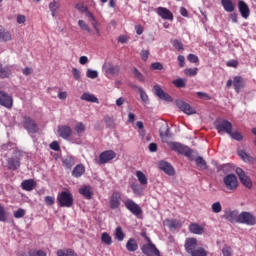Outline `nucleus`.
Wrapping results in <instances>:
<instances>
[{"label":"nucleus","instance_id":"20","mask_svg":"<svg viewBox=\"0 0 256 256\" xmlns=\"http://www.w3.org/2000/svg\"><path fill=\"white\" fill-rule=\"evenodd\" d=\"M49 9L52 17H57V13H59V9H61V0H52L49 3Z\"/></svg>","mask_w":256,"mask_h":256},{"label":"nucleus","instance_id":"16","mask_svg":"<svg viewBox=\"0 0 256 256\" xmlns=\"http://www.w3.org/2000/svg\"><path fill=\"white\" fill-rule=\"evenodd\" d=\"M158 167L161 171H164V173H166V175H169L170 177H172V175H175V169L167 161H160Z\"/></svg>","mask_w":256,"mask_h":256},{"label":"nucleus","instance_id":"32","mask_svg":"<svg viewBox=\"0 0 256 256\" xmlns=\"http://www.w3.org/2000/svg\"><path fill=\"white\" fill-rule=\"evenodd\" d=\"M82 101H87L88 103H99V99L95 97L94 94L89 92L83 93L80 97Z\"/></svg>","mask_w":256,"mask_h":256},{"label":"nucleus","instance_id":"14","mask_svg":"<svg viewBox=\"0 0 256 256\" xmlns=\"http://www.w3.org/2000/svg\"><path fill=\"white\" fill-rule=\"evenodd\" d=\"M238 10L243 19H249V15H251V10L249 9V5H247L245 1H238Z\"/></svg>","mask_w":256,"mask_h":256},{"label":"nucleus","instance_id":"63","mask_svg":"<svg viewBox=\"0 0 256 256\" xmlns=\"http://www.w3.org/2000/svg\"><path fill=\"white\" fill-rule=\"evenodd\" d=\"M45 203L48 206L55 205V197L52 196H46L45 197Z\"/></svg>","mask_w":256,"mask_h":256},{"label":"nucleus","instance_id":"62","mask_svg":"<svg viewBox=\"0 0 256 256\" xmlns=\"http://www.w3.org/2000/svg\"><path fill=\"white\" fill-rule=\"evenodd\" d=\"M132 191L135 193V195H141L143 193V190L137 184L132 185Z\"/></svg>","mask_w":256,"mask_h":256},{"label":"nucleus","instance_id":"53","mask_svg":"<svg viewBox=\"0 0 256 256\" xmlns=\"http://www.w3.org/2000/svg\"><path fill=\"white\" fill-rule=\"evenodd\" d=\"M173 85H175V87H178V89H183V87H185V80L178 78L176 80L173 81Z\"/></svg>","mask_w":256,"mask_h":256},{"label":"nucleus","instance_id":"47","mask_svg":"<svg viewBox=\"0 0 256 256\" xmlns=\"http://www.w3.org/2000/svg\"><path fill=\"white\" fill-rule=\"evenodd\" d=\"M138 91L140 93V99L143 101V103H149V96L147 95V92L143 90V88L138 87Z\"/></svg>","mask_w":256,"mask_h":256},{"label":"nucleus","instance_id":"31","mask_svg":"<svg viewBox=\"0 0 256 256\" xmlns=\"http://www.w3.org/2000/svg\"><path fill=\"white\" fill-rule=\"evenodd\" d=\"M80 195H83L85 199H92L93 197V188L91 186H83L79 189Z\"/></svg>","mask_w":256,"mask_h":256},{"label":"nucleus","instance_id":"36","mask_svg":"<svg viewBox=\"0 0 256 256\" xmlns=\"http://www.w3.org/2000/svg\"><path fill=\"white\" fill-rule=\"evenodd\" d=\"M238 155L241 159L245 161V163H253L255 161V158L249 156V154H247V152H245L244 150H240L238 152Z\"/></svg>","mask_w":256,"mask_h":256},{"label":"nucleus","instance_id":"33","mask_svg":"<svg viewBox=\"0 0 256 256\" xmlns=\"http://www.w3.org/2000/svg\"><path fill=\"white\" fill-rule=\"evenodd\" d=\"M11 67L12 66L3 67V64H0V79H8V77H11Z\"/></svg>","mask_w":256,"mask_h":256},{"label":"nucleus","instance_id":"11","mask_svg":"<svg viewBox=\"0 0 256 256\" xmlns=\"http://www.w3.org/2000/svg\"><path fill=\"white\" fill-rule=\"evenodd\" d=\"M121 201H122L121 192L114 191L109 199L110 208L119 209V207H121Z\"/></svg>","mask_w":256,"mask_h":256},{"label":"nucleus","instance_id":"5","mask_svg":"<svg viewBox=\"0 0 256 256\" xmlns=\"http://www.w3.org/2000/svg\"><path fill=\"white\" fill-rule=\"evenodd\" d=\"M22 125L24 129L28 131V133H37V131H39V126H37V122H35L33 118L27 115L23 116Z\"/></svg>","mask_w":256,"mask_h":256},{"label":"nucleus","instance_id":"60","mask_svg":"<svg viewBox=\"0 0 256 256\" xmlns=\"http://www.w3.org/2000/svg\"><path fill=\"white\" fill-rule=\"evenodd\" d=\"M187 60L190 62V63H199V57L195 54H189L187 56Z\"/></svg>","mask_w":256,"mask_h":256},{"label":"nucleus","instance_id":"61","mask_svg":"<svg viewBox=\"0 0 256 256\" xmlns=\"http://www.w3.org/2000/svg\"><path fill=\"white\" fill-rule=\"evenodd\" d=\"M72 74H73V77L76 81H79L81 79V71H79V69L73 68L72 69Z\"/></svg>","mask_w":256,"mask_h":256},{"label":"nucleus","instance_id":"35","mask_svg":"<svg viewBox=\"0 0 256 256\" xmlns=\"http://www.w3.org/2000/svg\"><path fill=\"white\" fill-rule=\"evenodd\" d=\"M126 249L127 251L135 252L137 249H139V245L135 239L130 238L126 243Z\"/></svg>","mask_w":256,"mask_h":256},{"label":"nucleus","instance_id":"49","mask_svg":"<svg viewBox=\"0 0 256 256\" xmlns=\"http://www.w3.org/2000/svg\"><path fill=\"white\" fill-rule=\"evenodd\" d=\"M88 79H97L99 77V72L96 70L88 69L86 72Z\"/></svg>","mask_w":256,"mask_h":256},{"label":"nucleus","instance_id":"43","mask_svg":"<svg viewBox=\"0 0 256 256\" xmlns=\"http://www.w3.org/2000/svg\"><path fill=\"white\" fill-rule=\"evenodd\" d=\"M197 73H199L198 68H186L184 70V74L186 75V77H195V75H197Z\"/></svg>","mask_w":256,"mask_h":256},{"label":"nucleus","instance_id":"45","mask_svg":"<svg viewBox=\"0 0 256 256\" xmlns=\"http://www.w3.org/2000/svg\"><path fill=\"white\" fill-rule=\"evenodd\" d=\"M29 256H47V253L43 250L30 249L28 251Z\"/></svg>","mask_w":256,"mask_h":256},{"label":"nucleus","instance_id":"7","mask_svg":"<svg viewBox=\"0 0 256 256\" xmlns=\"http://www.w3.org/2000/svg\"><path fill=\"white\" fill-rule=\"evenodd\" d=\"M124 205L126 209H128V211H130L132 215H136V217H139V215L143 213L141 206H139V204L135 203V201L131 199H127L124 202Z\"/></svg>","mask_w":256,"mask_h":256},{"label":"nucleus","instance_id":"64","mask_svg":"<svg viewBox=\"0 0 256 256\" xmlns=\"http://www.w3.org/2000/svg\"><path fill=\"white\" fill-rule=\"evenodd\" d=\"M140 56L142 61H147L149 59V50H142Z\"/></svg>","mask_w":256,"mask_h":256},{"label":"nucleus","instance_id":"27","mask_svg":"<svg viewBox=\"0 0 256 256\" xmlns=\"http://www.w3.org/2000/svg\"><path fill=\"white\" fill-rule=\"evenodd\" d=\"M75 163H77V158H75V156H66L62 160V164L65 169H71L75 165Z\"/></svg>","mask_w":256,"mask_h":256},{"label":"nucleus","instance_id":"25","mask_svg":"<svg viewBox=\"0 0 256 256\" xmlns=\"http://www.w3.org/2000/svg\"><path fill=\"white\" fill-rule=\"evenodd\" d=\"M239 211L231 210L226 212L225 218L227 221H230V223H239Z\"/></svg>","mask_w":256,"mask_h":256},{"label":"nucleus","instance_id":"46","mask_svg":"<svg viewBox=\"0 0 256 256\" xmlns=\"http://www.w3.org/2000/svg\"><path fill=\"white\" fill-rule=\"evenodd\" d=\"M104 121L106 127H108L109 129H115V120H113L111 116H105Z\"/></svg>","mask_w":256,"mask_h":256},{"label":"nucleus","instance_id":"58","mask_svg":"<svg viewBox=\"0 0 256 256\" xmlns=\"http://www.w3.org/2000/svg\"><path fill=\"white\" fill-rule=\"evenodd\" d=\"M75 131L77 133H85V125L82 122H79L75 126Z\"/></svg>","mask_w":256,"mask_h":256},{"label":"nucleus","instance_id":"21","mask_svg":"<svg viewBox=\"0 0 256 256\" xmlns=\"http://www.w3.org/2000/svg\"><path fill=\"white\" fill-rule=\"evenodd\" d=\"M154 93L157 95V97H159V99H162L163 101H171V96L165 93V91H163L159 85L154 86Z\"/></svg>","mask_w":256,"mask_h":256},{"label":"nucleus","instance_id":"9","mask_svg":"<svg viewBox=\"0 0 256 256\" xmlns=\"http://www.w3.org/2000/svg\"><path fill=\"white\" fill-rule=\"evenodd\" d=\"M238 223H242L244 225H255L256 219L255 216H253V214L249 212H242L239 215Z\"/></svg>","mask_w":256,"mask_h":256},{"label":"nucleus","instance_id":"44","mask_svg":"<svg viewBox=\"0 0 256 256\" xmlns=\"http://www.w3.org/2000/svg\"><path fill=\"white\" fill-rule=\"evenodd\" d=\"M190 255L191 256H207V250H205V248L203 247H198Z\"/></svg>","mask_w":256,"mask_h":256},{"label":"nucleus","instance_id":"30","mask_svg":"<svg viewBox=\"0 0 256 256\" xmlns=\"http://www.w3.org/2000/svg\"><path fill=\"white\" fill-rule=\"evenodd\" d=\"M221 5L227 13H233L235 11V4L232 0H221Z\"/></svg>","mask_w":256,"mask_h":256},{"label":"nucleus","instance_id":"57","mask_svg":"<svg viewBox=\"0 0 256 256\" xmlns=\"http://www.w3.org/2000/svg\"><path fill=\"white\" fill-rule=\"evenodd\" d=\"M25 209L19 208L16 212H14L15 219H21L25 217Z\"/></svg>","mask_w":256,"mask_h":256},{"label":"nucleus","instance_id":"37","mask_svg":"<svg viewBox=\"0 0 256 256\" xmlns=\"http://www.w3.org/2000/svg\"><path fill=\"white\" fill-rule=\"evenodd\" d=\"M114 237L117 241H123L125 239V232H123V228L121 226H118L115 229Z\"/></svg>","mask_w":256,"mask_h":256},{"label":"nucleus","instance_id":"24","mask_svg":"<svg viewBox=\"0 0 256 256\" xmlns=\"http://www.w3.org/2000/svg\"><path fill=\"white\" fill-rule=\"evenodd\" d=\"M7 163H8V169H10L11 171H17V169L21 167V161L19 160L18 157L9 158Z\"/></svg>","mask_w":256,"mask_h":256},{"label":"nucleus","instance_id":"19","mask_svg":"<svg viewBox=\"0 0 256 256\" xmlns=\"http://www.w3.org/2000/svg\"><path fill=\"white\" fill-rule=\"evenodd\" d=\"M233 87L236 93H241V89H244L245 87V79H243L241 76L234 77Z\"/></svg>","mask_w":256,"mask_h":256},{"label":"nucleus","instance_id":"10","mask_svg":"<svg viewBox=\"0 0 256 256\" xmlns=\"http://www.w3.org/2000/svg\"><path fill=\"white\" fill-rule=\"evenodd\" d=\"M236 174L238 175L242 185L244 187H247V189H251L253 187V182H251V178L249 176L245 175V171L241 168H236Z\"/></svg>","mask_w":256,"mask_h":256},{"label":"nucleus","instance_id":"3","mask_svg":"<svg viewBox=\"0 0 256 256\" xmlns=\"http://www.w3.org/2000/svg\"><path fill=\"white\" fill-rule=\"evenodd\" d=\"M147 240L148 244H144L141 248L142 253L146 256H161L159 249H157V246L153 244L151 239L147 238Z\"/></svg>","mask_w":256,"mask_h":256},{"label":"nucleus","instance_id":"13","mask_svg":"<svg viewBox=\"0 0 256 256\" xmlns=\"http://www.w3.org/2000/svg\"><path fill=\"white\" fill-rule=\"evenodd\" d=\"M0 105L6 107V109H11V107H13V98H11L5 91H0Z\"/></svg>","mask_w":256,"mask_h":256},{"label":"nucleus","instance_id":"54","mask_svg":"<svg viewBox=\"0 0 256 256\" xmlns=\"http://www.w3.org/2000/svg\"><path fill=\"white\" fill-rule=\"evenodd\" d=\"M134 75H135L136 79H138V81H140L141 83H144L145 76H143V74L141 72H139V69L134 68Z\"/></svg>","mask_w":256,"mask_h":256},{"label":"nucleus","instance_id":"38","mask_svg":"<svg viewBox=\"0 0 256 256\" xmlns=\"http://www.w3.org/2000/svg\"><path fill=\"white\" fill-rule=\"evenodd\" d=\"M57 256H78L77 253H75V250L73 249H59L57 251Z\"/></svg>","mask_w":256,"mask_h":256},{"label":"nucleus","instance_id":"51","mask_svg":"<svg viewBox=\"0 0 256 256\" xmlns=\"http://www.w3.org/2000/svg\"><path fill=\"white\" fill-rule=\"evenodd\" d=\"M222 255L223 256H231V255H233V249L230 246L225 245L222 248Z\"/></svg>","mask_w":256,"mask_h":256},{"label":"nucleus","instance_id":"41","mask_svg":"<svg viewBox=\"0 0 256 256\" xmlns=\"http://www.w3.org/2000/svg\"><path fill=\"white\" fill-rule=\"evenodd\" d=\"M160 137H169V125L167 123L162 124L159 130Z\"/></svg>","mask_w":256,"mask_h":256},{"label":"nucleus","instance_id":"23","mask_svg":"<svg viewBox=\"0 0 256 256\" xmlns=\"http://www.w3.org/2000/svg\"><path fill=\"white\" fill-rule=\"evenodd\" d=\"M73 130L69 126H59L58 127V134L62 137V139H69Z\"/></svg>","mask_w":256,"mask_h":256},{"label":"nucleus","instance_id":"29","mask_svg":"<svg viewBox=\"0 0 256 256\" xmlns=\"http://www.w3.org/2000/svg\"><path fill=\"white\" fill-rule=\"evenodd\" d=\"M11 39V32L0 26V43H7V41H11Z\"/></svg>","mask_w":256,"mask_h":256},{"label":"nucleus","instance_id":"2","mask_svg":"<svg viewBox=\"0 0 256 256\" xmlns=\"http://www.w3.org/2000/svg\"><path fill=\"white\" fill-rule=\"evenodd\" d=\"M58 207L71 208L74 203L73 194L69 191H62L57 195Z\"/></svg>","mask_w":256,"mask_h":256},{"label":"nucleus","instance_id":"26","mask_svg":"<svg viewBox=\"0 0 256 256\" xmlns=\"http://www.w3.org/2000/svg\"><path fill=\"white\" fill-rule=\"evenodd\" d=\"M85 175V166L83 164H78L72 170V177L79 179V177H83Z\"/></svg>","mask_w":256,"mask_h":256},{"label":"nucleus","instance_id":"40","mask_svg":"<svg viewBox=\"0 0 256 256\" xmlns=\"http://www.w3.org/2000/svg\"><path fill=\"white\" fill-rule=\"evenodd\" d=\"M195 163L197 167H199L202 171L207 169V162L205 161V159H203V157L201 156L196 157Z\"/></svg>","mask_w":256,"mask_h":256},{"label":"nucleus","instance_id":"52","mask_svg":"<svg viewBox=\"0 0 256 256\" xmlns=\"http://www.w3.org/2000/svg\"><path fill=\"white\" fill-rule=\"evenodd\" d=\"M174 48H176L177 51H183V43L181 41L175 39L171 41Z\"/></svg>","mask_w":256,"mask_h":256},{"label":"nucleus","instance_id":"48","mask_svg":"<svg viewBox=\"0 0 256 256\" xmlns=\"http://www.w3.org/2000/svg\"><path fill=\"white\" fill-rule=\"evenodd\" d=\"M78 26L80 27V29H82V31H87V33H91V28L85 21L79 20Z\"/></svg>","mask_w":256,"mask_h":256},{"label":"nucleus","instance_id":"4","mask_svg":"<svg viewBox=\"0 0 256 256\" xmlns=\"http://www.w3.org/2000/svg\"><path fill=\"white\" fill-rule=\"evenodd\" d=\"M224 187L227 191H235L239 187V182L237 181V176L234 174H228L223 179Z\"/></svg>","mask_w":256,"mask_h":256},{"label":"nucleus","instance_id":"42","mask_svg":"<svg viewBox=\"0 0 256 256\" xmlns=\"http://www.w3.org/2000/svg\"><path fill=\"white\" fill-rule=\"evenodd\" d=\"M101 241L102 243H105V245H111V243H113V239L111 238V235H109V233L107 232L102 233Z\"/></svg>","mask_w":256,"mask_h":256},{"label":"nucleus","instance_id":"1","mask_svg":"<svg viewBox=\"0 0 256 256\" xmlns=\"http://www.w3.org/2000/svg\"><path fill=\"white\" fill-rule=\"evenodd\" d=\"M214 126L220 135H223V133H227V135H229L231 134V131H233V124L226 119L218 118L215 120Z\"/></svg>","mask_w":256,"mask_h":256},{"label":"nucleus","instance_id":"59","mask_svg":"<svg viewBox=\"0 0 256 256\" xmlns=\"http://www.w3.org/2000/svg\"><path fill=\"white\" fill-rule=\"evenodd\" d=\"M151 69H153L154 71H162L163 64H161V62H154L151 64Z\"/></svg>","mask_w":256,"mask_h":256},{"label":"nucleus","instance_id":"34","mask_svg":"<svg viewBox=\"0 0 256 256\" xmlns=\"http://www.w3.org/2000/svg\"><path fill=\"white\" fill-rule=\"evenodd\" d=\"M103 69H105L106 73H108L109 75H117V73H119L120 71L119 66H114L111 64H105L103 66Z\"/></svg>","mask_w":256,"mask_h":256},{"label":"nucleus","instance_id":"8","mask_svg":"<svg viewBox=\"0 0 256 256\" xmlns=\"http://www.w3.org/2000/svg\"><path fill=\"white\" fill-rule=\"evenodd\" d=\"M117 157V153L113 150H106L99 155V165H105L109 161H113Z\"/></svg>","mask_w":256,"mask_h":256},{"label":"nucleus","instance_id":"17","mask_svg":"<svg viewBox=\"0 0 256 256\" xmlns=\"http://www.w3.org/2000/svg\"><path fill=\"white\" fill-rule=\"evenodd\" d=\"M189 255L197 249V238H187L184 245Z\"/></svg>","mask_w":256,"mask_h":256},{"label":"nucleus","instance_id":"39","mask_svg":"<svg viewBox=\"0 0 256 256\" xmlns=\"http://www.w3.org/2000/svg\"><path fill=\"white\" fill-rule=\"evenodd\" d=\"M136 177L140 183V185L145 186L147 185L148 181H147V176H145V174L142 171H136Z\"/></svg>","mask_w":256,"mask_h":256},{"label":"nucleus","instance_id":"55","mask_svg":"<svg viewBox=\"0 0 256 256\" xmlns=\"http://www.w3.org/2000/svg\"><path fill=\"white\" fill-rule=\"evenodd\" d=\"M232 139H235V141H243V135L240 132H233L229 134Z\"/></svg>","mask_w":256,"mask_h":256},{"label":"nucleus","instance_id":"50","mask_svg":"<svg viewBox=\"0 0 256 256\" xmlns=\"http://www.w3.org/2000/svg\"><path fill=\"white\" fill-rule=\"evenodd\" d=\"M213 213H221L223 211V207L221 206V202H215L212 204Z\"/></svg>","mask_w":256,"mask_h":256},{"label":"nucleus","instance_id":"56","mask_svg":"<svg viewBox=\"0 0 256 256\" xmlns=\"http://www.w3.org/2000/svg\"><path fill=\"white\" fill-rule=\"evenodd\" d=\"M0 221L5 223L7 221V213L5 212V207L0 204Z\"/></svg>","mask_w":256,"mask_h":256},{"label":"nucleus","instance_id":"15","mask_svg":"<svg viewBox=\"0 0 256 256\" xmlns=\"http://www.w3.org/2000/svg\"><path fill=\"white\" fill-rule=\"evenodd\" d=\"M156 13L157 15H159V17H161V19L173 21V13L171 12V10L165 7H158L156 9Z\"/></svg>","mask_w":256,"mask_h":256},{"label":"nucleus","instance_id":"6","mask_svg":"<svg viewBox=\"0 0 256 256\" xmlns=\"http://www.w3.org/2000/svg\"><path fill=\"white\" fill-rule=\"evenodd\" d=\"M170 149L172 151H176L177 153H180L181 155H185L186 157H191L192 151L189 149V147L179 143V142H170Z\"/></svg>","mask_w":256,"mask_h":256},{"label":"nucleus","instance_id":"18","mask_svg":"<svg viewBox=\"0 0 256 256\" xmlns=\"http://www.w3.org/2000/svg\"><path fill=\"white\" fill-rule=\"evenodd\" d=\"M188 230L190 233H193V235H203V233H205V228L195 222L190 223Z\"/></svg>","mask_w":256,"mask_h":256},{"label":"nucleus","instance_id":"28","mask_svg":"<svg viewBox=\"0 0 256 256\" xmlns=\"http://www.w3.org/2000/svg\"><path fill=\"white\" fill-rule=\"evenodd\" d=\"M35 185H37V182H35L33 179L24 180L21 183V187L24 191H33Z\"/></svg>","mask_w":256,"mask_h":256},{"label":"nucleus","instance_id":"12","mask_svg":"<svg viewBox=\"0 0 256 256\" xmlns=\"http://www.w3.org/2000/svg\"><path fill=\"white\" fill-rule=\"evenodd\" d=\"M176 105L180 111H183V113H186V115H195V108L191 107L187 102H184L183 100H178L176 102Z\"/></svg>","mask_w":256,"mask_h":256},{"label":"nucleus","instance_id":"22","mask_svg":"<svg viewBox=\"0 0 256 256\" xmlns=\"http://www.w3.org/2000/svg\"><path fill=\"white\" fill-rule=\"evenodd\" d=\"M164 223L171 231H173V229H181V227H183V223L177 219H166Z\"/></svg>","mask_w":256,"mask_h":256}]
</instances>
